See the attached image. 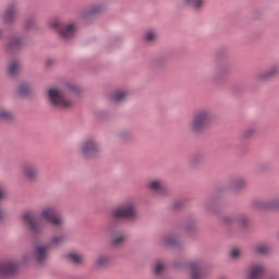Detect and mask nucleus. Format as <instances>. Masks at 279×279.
Returning a JSON list of instances; mask_svg holds the SVG:
<instances>
[{
	"label": "nucleus",
	"instance_id": "obj_1",
	"mask_svg": "<svg viewBox=\"0 0 279 279\" xmlns=\"http://www.w3.org/2000/svg\"><path fill=\"white\" fill-rule=\"evenodd\" d=\"M138 219V209L134 203H124L114 207L109 215V221L105 228V232L114 236L121 234L119 226H123L124 221H136Z\"/></svg>",
	"mask_w": 279,
	"mask_h": 279
},
{
	"label": "nucleus",
	"instance_id": "obj_2",
	"mask_svg": "<svg viewBox=\"0 0 279 279\" xmlns=\"http://www.w3.org/2000/svg\"><path fill=\"white\" fill-rule=\"evenodd\" d=\"M80 93H82L80 86L68 84L63 89L56 87L48 89L47 97L50 106L54 110H71L73 108L71 95H80Z\"/></svg>",
	"mask_w": 279,
	"mask_h": 279
},
{
	"label": "nucleus",
	"instance_id": "obj_3",
	"mask_svg": "<svg viewBox=\"0 0 279 279\" xmlns=\"http://www.w3.org/2000/svg\"><path fill=\"white\" fill-rule=\"evenodd\" d=\"M210 123H213V111L209 109H198L190 121L189 130L192 134L199 136V134H204L210 128Z\"/></svg>",
	"mask_w": 279,
	"mask_h": 279
},
{
	"label": "nucleus",
	"instance_id": "obj_4",
	"mask_svg": "<svg viewBox=\"0 0 279 279\" xmlns=\"http://www.w3.org/2000/svg\"><path fill=\"white\" fill-rule=\"evenodd\" d=\"M222 222L229 228H235L240 232L250 230V217L245 213L229 214L222 217Z\"/></svg>",
	"mask_w": 279,
	"mask_h": 279
},
{
	"label": "nucleus",
	"instance_id": "obj_5",
	"mask_svg": "<svg viewBox=\"0 0 279 279\" xmlns=\"http://www.w3.org/2000/svg\"><path fill=\"white\" fill-rule=\"evenodd\" d=\"M49 26L51 27V29H56V32H58L59 38L63 43H69V40H72V38L75 37V32H77V26H75V24H66L60 20H54L53 22H50Z\"/></svg>",
	"mask_w": 279,
	"mask_h": 279
},
{
	"label": "nucleus",
	"instance_id": "obj_6",
	"mask_svg": "<svg viewBox=\"0 0 279 279\" xmlns=\"http://www.w3.org/2000/svg\"><path fill=\"white\" fill-rule=\"evenodd\" d=\"M99 151H101V147L94 138L83 141L80 146V154L82 158H85V160H90V158L97 157Z\"/></svg>",
	"mask_w": 279,
	"mask_h": 279
},
{
	"label": "nucleus",
	"instance_id": "obj_7",
	"mask_svg": "<svg viewBox=\"0 0 279 279\" xmlns=\"http://www.w3.org/2000/svg\"><path fill=\"white\" fill-rule=\"evenodd\" d=\"M41 217L45 221L49 222L50 226L57 228L58 230L62 229L64 226V220L62 217L58 216V209L53 206H48L41 210Z\"/></svg>",
	"mask_w": 279,
	"mask_h": 279
},
{
	"label": "nucleus",
	"instance_id": "obj_8",
	"mask_svg": "<svg viewBox=\"0 0 279 279\" xmlns=\"http://www.w3.org/2000/svg\"><path fill=\"white\" fill-rule=\"evenodd\" d=\"M22 219L24 223L27 225L28 230L33 236H40L43 234V226L38 220H36V217L32 211H26L23 214Z\"/></svg>",
	"mask_w": 279,
	"mask_h": 279
},
{
	"label": "nucleus",
	"instance_id": "obj_9",
	"mask_svg": "<svg viewBox=\"0 0 279 279\" xmlns=\"http://www.w3.org/2000/svg\"><path fill=\"white\" fill-rule=\"evenodd\" d=\"M27 47V41L23 37L11 36L8 43L4 45V51L7 53H19Z\"/></svg>",
	"mask_w": 279,
	"mask_h": 279
},
{
	"label": "nucleus",
	"instance_id": "obj_10",
	"mask_svg": "<svg viewBox=\"0 0 279 279\" xmlns=\"http://www.w3.org/2000/svg\"><path fill=\"white\" fill-rule=\"evenodd\" d=\"M230 73H232V66L229 63H219L216 66V73L211 80L214 84H226Z\"/></svg>",
	"mask_w": 279,
	"mask_h": 279
},
{
	"label": "nucleus",
	"instance_id": "obj_11",
	"mask_svg": "<svg viewBox=\"0 0 279 279\" xmlns=\"http://www.w3.org/2000/svg\"><path fill=\"white\" fill-rule=\"evenodd\" d=\"M19 14V3L11 2L7 5L4 13L2 14V23L4 25H14L16 21V15Z\"/></svg>",
	"mask_w": 279,
	"mask_h": 279
},
{
	"label": "nucleus",
	"instance_id": "obj_12",
	"mask_svg": "<svg viewBox=\"0 0 279 279\" xmlns=\"http://www.w3.org/2000/svg\"><path fill=\"white\" fill-rule=\"evenodd\" d=\"M22 171L26 180H29V182H36V180H38V174L40 173L38 165L32 161L22 163Z\"/></svg>",
	"mask_w": 279,
	"mask_h": 279
},
{
	"label": "nucleus",
	"instance_id": "obj_13",
	"mask_svg": "<svg viewBox=\"0 0 279 279\" xmlns=\"http://www.w3.org/2000/svg\"><path fill=\"white\" fill-rule=\"evenodd\" d=\"M167 64H169V56L159 54L150 61V71L153 73H162L167 69Z\"/></svg>",
	"mask_w": 279,
	"mask_h": 279
},
{
	"label": "nucleus",
	"instance_id": "obj_14",
	"mask_svg": "<svg viewBox=\"0 0 279 279\" xmlns=\"http://www.w3.org/2000/svg\"><path fill=\"white\" fill-rule=\"evenodd\" d=\"M279 75V65L275 64L270 66L268 70H265L263 72H258L255 77L258 80V82H271V80H275V77H278Z\"/></svg>",
	"mask_w": 279,
	"mask_h": 279
},
{
	"label": "nucleus",
	"instance_id": "obj_15",
	"mask_svg": "<svg viewBox=\"0 0 279 279\" xmlns=\"http://www.w3.org/2000/svg\"><path fill=\"white\" fill-rule=\"evenodd\" d=\"M106 12V5L104 4H94L89 9L81 13V17L86 21V19H93V16H99Z\"/></svg>",
	"mask_w": 279,
	"mask_h": 279
},
{
	"label": "nucleus",
	"instance_id": "obj_16",
	"mask_svg": "<svg viewBox=\"0 0 279 279\" xmlns=\"http://www.w3.org/2000/svg\"><path fill=\"white\" fill-rule=\"evenodd\" d=\"M228 186L235 193H241L247 189V180L243 177H235L229 181Z\"/></svg>",
	"mask_w": 279,
	"mask_h": 279
},
{
	"label": "nucleus",
	"instance_id": "obj_17",
	"mask_svg": "<svg viewBox=\"0 0 279 279\" xmlns=\"http://www.w3.org/2000/svg\"><path fill=\"white\" fill-rule=\"evenodd\" d=\"M263 276H265V265L254 264L250 266L246 279H262Z\"/></svg>",
	"mask_w": 279,
	"mask_h": 279
},
{
	"label": "nucleus",
	"instance_id": "obj_18",
	"mask_svg": "<svg viewBox=\"0 0 279 279\" xmlns=\"http://www.w3.org/2000/svg\"><path fill=\"white\" fill-rule=\"evenodd\" d=\"M19 266L12 262L0 264V278H12L15 276Z\"/></svg>",
	"mask_w": 279,
	"mask_h": 279
},
{
	"label": "nucleus",
	"instance_id": "obj_19",
	"mask_svg": "<svg viewBox=\"0 0 279 279\" xmlns=\"http://www.w3.org/2000/svg\"><path fill=\"white\" fill-rule=\"evenodd\" d=\"M49 250H51L48 244L47 245H38L35 248V259L37 265H43V263H45V260H47L49 254Z\"/></svg>",
	"mask_w": 279,
	"mask_h": 279
},
{
	"label": "nucleus",
	"instance_id": "obj_20",
	"mask_svg": "<svg viewBox=\"0 0 279 279\" xmlns=\"http://www.w3.org/2000/svg\"><path fill=\"white\" fill-rule=\"evenodd\" d=\"M148 189L154 191V193H158V195H169L170 191L167 189L160 180H153L148 182Z\"/></svg>",
	"mask_w": 279,
	"mask_h": 279
},
{
	"label": "nucleus",
	"instance_id": "obj_21",
	"mask_svg": "<svg viewBox=\"0 0 279 279\" xmlns=\"http://www.w3.org/2000/svg\"><path fill=\"white\" fill-rule=\"evenodd\" d=\"M190 279H204V272H202V263L192 262L189 264Z\"/></svg>",
	"mask_w": 279,
	"mask_h": 279
},
{
	"label": "nucleus",
	"instance_id": "obj_22",
	"mask_svg": "<svg viewBox=\"0 0 279 279\" xmlns=\"http://www.w3.org/2000/svg\"><path fill=\"white\" fill-rule=\"evenodd\" d=\"M166 247H182V240L177 233H170L163 238Z\"/></svg>",
	"mask_w": 279,
	"mask_h": 279
},
{
	"label": "nucleus",
	"instance_id": "obj_23",
	"mask_svg": "<svg viewBox=\"0 0 279 279\" xmlns=\"http://www.w3.org/2000/svg\"><path fill=\"white\" fill-rule=\"evenodd\" d=\"M110 265V255L108 254H99L94 263V267L96 269H106Z\"/></svg>",
	"mask_w": 279,
	"mask_h": 279
},
{
	"label": "nucleus",
	"instance_id": "obj_24",
	"mask_svg": "<svg viewBox=\"0 0 279 279\" xmlns=\"http://www.w3.org/2000/svg\"><path fill=\"white\" fill-rule=\"evenodd\" d=\"M203 206L205 210H207V213L217 215V196H209L208 198H206Z\"/></svg>",
	"mask_w": 279,
	"mask_h": 279
},
{
	"label": "nucleus",
	"instance_id": "obj_25",
	"mask_svg": "<svg viewBox=\"0 0 279 279\" xmlns=\"http://www.w3.org/2000/svg\"><path fill=\"white\" fill-rule=\"evenodd\" d=\"M251 206L253 208H256L257 210H270V203L269 199H263V198H254L251 202Z\"/></svg>",
	"mask_w": 279,
	"mask_h": 279
},
{
	"label": "nucleus",
	"instance_id": "obj_26",
	"mask_svg": "<svg viewBox=\"0 0 279 279\" xmlns=\"http://www.w3.org/2000/svg\"><path fill=\"white\" fill-rule=\"evenodd\" d=\"M256 132H258V128L256 125L248 126L241 133V140L251 141V138L256 136Z\"/></svg>",
	"mask_w": 279,
	"mask_h": 279
},
{
	"label": "nucleus",
	"instance_id": "obj_27",
	"mask_svg": "<svg viewBox=\"0 0 279 279\" xmlns=\"http://www.w3.org/2000/svg\"><path fill=\"white\" fill-rule=\"evenodd\" d=\"M63 243H66V235L61 234V235H53L50 240V243L48 246L51 247H60Z\"/></svg>",
	"mask_w": 279,
	"mask_h": 279
},
{
	"label": "nucleus",
	"instance_id": "obj_28",
	"mask_svg": "<svg viewBox=\"0 0 279 279\" xmlns=\"http://www.w3.org/2000/svg\"><path fill=\"white\" fill-rule=\"evenodd\" d=\"M0 121L4 123H12V121H14V112L8 109H0Z\"/></svg>",
	"mask_w": 279,
	"mask_h": 279
},
{
	"label": "nucleus",
	"instance_id": "obj_29",
	"mask_svg": "<svg viewBox=\"0 0 279 279\" xmlns=\"http://www.w3.org/2000/svg\"><path fill=\"white\" fill-rule=\"evenodd\" d=\"M17 95L20 97H29L32 95V86L27 83H22L17 87Z\"/></svg>",
	"mask_w": 279,
	"mask_h": 279
},
{
	"label": "nucleus",
	"instance_id": "obj_30",
	"mask_svg": "<svg viewBox=\"0 0 279 279\" xmlns=\"http://www.w3.org/2000/svg\"><path fill=\"white\" fill-rule=\"evenodd\" d=\"M24 29L25 32H32L33 29H38V24L36 23V16L32 15L25 20Z\"/></svg>",
	"mask_w": 279,
	"mask_h": 279
},
{
	"label": "nucleus",
	"instance_id": "obj_31",
	"mask_svg": "<svg viewBox=\"0 0 279 279\" xmlns=\"http://www.w3.org/2000/svg\"><path fill=\"white\" fill-rule=\"evenodd\" d=\"M19 69H21V65L19 64V61H10L8 66V74L10 77H16L19 75Z\"/></svg>",
	"mask_w": 279,
	"mask_h": 279
},
{
	"label": "nucleus",
	"instance_id": "obj_32",
	"mask_svg": "<svg viewBox=\"0 0 279 279\" xmlns=\"http://www.w3.org/2000/svg\"><path fill=\"white\" fill-rule=\"evenodd\" d=\"M183 3L185 5H189V8H192L193 10H202L204 8V0H183Z\"/></svg>",
	"mask_w": 279,
	"mask_h": 279
},
{
	"label": "nucleus",
	"instance_id": "obj_33",
	"mask_svg": "<svg viewBox=\"0 0 279 279\" xmlns=\"http://www.w3.org/2000/svg\"><path fill=\"white\" fill-rule=\"evenodd\" d=\"M184 230H185V232H189L190 234L195 232V230H197V221L195 220V218H189L185 221Z\"/></svg>",
	"mask_w": 279,
	"mask_h": 279
},
{
	"label": "nucleus",
	"instance_id": "obj_34",
	"mask_svg": "<svg viewBox=\"0 0 279 279\" xmlns=\"http://www.w3.org/2000/svg\"><path fill=\"white\" fill-rule=\"evenodd\" d=\"M66 260L72 265H82V255L77 253H69L65 255Z\"/></svg>",
	"mask_w": 279,
	"mask_h": 279
},
{
	"label": "nucleus",
	"instance_id": "obj_35",
	"mask_svg": "<svg viewBox=\"0 0 279 279\" xmlns=\"http://www.w3.org/2000/svg\"><path fill=\"white\" fill-rule=\"evenodd\" d=\"M128 97V93L123 92V90H117L112 94L111 99L113 101H116V104H119L121 101H123L124 99H126Z\"/></svg>",
	"mask_w": 279,
	"mask_h": 279
},
{
	"label": "nucleus",
	"instance_id": "obj_36",
	"mask_svg": "<svg viewBox=\"0 0 279 279\" xmlns=\"http://www.w3.org/2000/svg\"><path fill=\"white\" fill-rule=\"evenodd\" d=\"M204 160V154L197 153L190 159L191 167L195 168L198 167V165H202V161Z\"/></svg>",
	"mask_w": 279,
	"mask_h": 279
},
{
	"label": "nucleus",
	"instance_id": "obj_37",
	"mask_svg": "<svg viewBox=\"0 0 279 279\" xmlns=\"http://www.w3.org/2000/svg\"><path fill=\"white\" fill-rule=\"evenodd\" d=\"M167 267L165 266V263L157 262L154 267V274L155 276H162L166 271Z\"/></svg>",
	"mask_w": 279,
	"mask_h": 279
},
{
	"label": "nucleus",
	"instance_id": "obj_38",
	"mask_svg": "<svg viewBox=\"0 0 279 279\" xmlns=\"http://www.w3.org/2000/svg\"><path fill=\"white\" fill-rule=\"evenodd\" d=\"M118 136L121 141H132V131L130 130H122L118 133Z\"/></svg>",
	"mask_w": 279,
	"mask_h": 279
},
{
	"label": "nucleus",
	"instance_id": "obj_39",
	"mask_svg": "<svg viewBox=\"0 0 279 279\" xmlns=\"http://www.w3.org/2000/svg\"><path fill=\"white\" fill-rule=\"evenodd\" d=\"M186 206V198L178 199L172 204L173 210H182Z\"/></svg>",
	"mask_w": 279,
	"mask_h": 279
},
{
	"label": "nucleus",
	"instance_id": "obj_40",
	"mask_svg": "<svg viewBox=\"0 0 279 279\" xmlns=\"http://www.w3.org/2000/svg\"><path fill=\"white\" fill-rule=\"evenodd\" d=\"M125 243V235H120L118 238H113L111 241V245L113 247H120V245H123Z\"/></svg>",
	"mask_w": 279,
	"mask_h": 279
},
{
	"label": "nucleus",
	"instance_id": "obj_41",
	"mask_svg": "<svg viewBox=\"0 0 279 279\" xmlns=\"http://www.w3.org/2000/svg\"><path fill=\"white\" fill-rule=\"evenodd\" d=\"M269 246L265 245H259L255 248V253L258 254L259 256H266V254H269Z\"/></svg>",
	"mask_w": 279,
	"mask_h": 279
},
{
	"label": "nucleus",
	"instance_id": "obj_42",
	"mask_svg": "<svg viewBox=\"0 0 279 279\" xmlns=\"http://www.w3.org/2000/svg\"><path fill=\"white\" fill-rule=\"evenodd\" d=\"M156 38H157V35H156V32H154V31H148L145 34L146 43H154V40H156Z\"/></svg>",
	"mask_w": 279,
	"mask_h": 279
},
{
	"label": "nucleus",
	"instance_id": "obj_43",
	"mask_svg": "<svg viewBox=\"0 0 279 279\" xmlns=\"http://www.w3.org/2000/svg\"><path fill=\"white\" fill-rule=\"evenodd\" d=\"M270 210H279V197L269 199Z\"/></svg>",
	"mask_w": 279,
	"mask_h": 279
},
{
	"label": "nucleus",
	"instance_id": "obj_44",
	"mask_svg": "<svg viewBox=\"0 0 279 279\" xmlns=\"http://www.w3.org/2000/svg\"><path fill=\"white\" fill-rule=\"evenodd\" d=\"M231 258H239L241 256V251L239 248H233L230 253Z\"/></svg>",
	"mask_w": 279,
	"mask_h": 279
},
{
	"label": "nucleus",
	"instance_id": "obj_45",
	"mask_svg": "<svg viewBox=\"0 0 279 279\" xmlns=\"http://www.w3.org/2000/svg\"><path fill=\"white\" fill-rule=\"evenodd\" d=\"M267 169H269V163H259L258 165V171H267Z\"/></svg>",
	"mask_w": 279,
	"mask_h": 279
},
{
	"label": "nucleus",
	"instance_id": "obj_46",
	"mask_svg": "<svg viewBox=\"0 0 279 279\" xmlns=\"http://www.w3.org/2000/svg\"><path fill=\"white\" fill-rule=\"evenodd\" d=\"M5 214L3 213V208L0 207V221H3Z\"/></svg>",
	"mask_w": 279,
	"mask_h": 279
},
{
	"label": "nucleus",
	"instance_id": "obj_47",
	"mask_svg": "<svg viewBox=\"0 0 279 279\" xmlns=\"http://www.w3.org/2000/svg\"><path fill=\"white\" fill-rule=\"evenodd\" d=\"M3 39V29L0 28V40Z\"/></svg>",
	"mask_w": 279,
	"mask_h": 279
},
{
	"label": "nucleus",
	"instance_id": "obj_48",
	"mask_svg": "<svg viewBox=\"0 0 279 279\" xmlns=\"http://www.w3.org/2000/svg\"><path fill=\"white\" fill-rule=\"evenodd\" d=\"M3 190H1V187H0V199H3Z\"/></svg>",
	"mask_w": 279,
	"mask_h": 279
},
{
	"label": "nucleus",
	"instance_id": "obj_49",
	"mask_svg": "<svg viewBox=\"0 0 279 279\" xmlns=\"http://www.w3.org/2000/svg\"><path fill=\"white\" fill-rule=\"evenodd\" d=\"M268 279H279V276H271V277H269Z\"/></svg>",
	"mask_w": 279,
	"mask_h": 279
},
{
	"label": "nucleus",
	"instance_id": "obj_50",
	"mask_svg": "<svg viewBox=\"0 0 279 279\" xmlns=\"http://www.w3.org/2000/svg\"><path fill=\"white\" fill-rule=\"evenodd\" d=\"M46 64L49 66L51 64V61H47Z\"/></svg>",
	"mask_w": 279,
	"mask_h": 279
},
{
	"label": "nucleus",
	"instance_id": "obj_51",
	"mask_svg": "<svg viewBox=\"0 0 279 279\" xmlns=\"http://www.w3.org/2000/svg\"><path fill=\"white\" fill-rule=\"evenodd\" d=\"M174 267H180L179 265L174 264Z\"/></svg>",
	"mask_w": 279,
	"mask_h": 279
}]
</instances>
